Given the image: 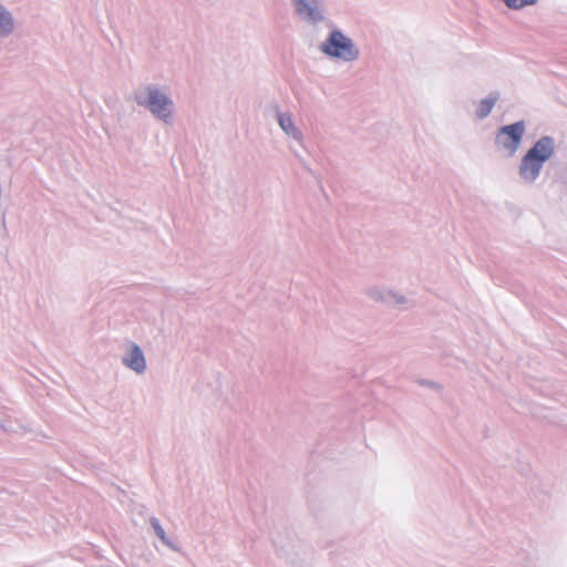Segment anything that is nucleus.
<instances>
[{"mask_svg":"<svg viewBox=\"0 0 567 567\" xmlns=\"http://www.w3.org/2000/svg\"><path fill=\"white\" fill-rule=\"evenodd\" d=\"M553 153V140L550 137H542L522 158L519 175L525 181H535L544 163L551 157Z\"/></svg>","mask_w":567,"mask_h":567,"instance_id":"1","label":"nucleus"},{"mask_svg":"<svg viewBox=\"0 0 567 567\" xmlns=\"http://www.w3.org/2000/svg\"><path fill=\"white\" fill-rule=\"evenodd\" d=\"M322 50L331 56L346 61L354 60L358 56V51L353 48L352 42L339 31H333L330 34L329 39L323 43Z\"/></svg>","mask_w":567,"mask_h":567,"instance_id":"2","label":"nucleus"},{"mask_svg":"<svg viewBox=\"0 0 567 567\" xmlns=\"http://www.w3.org/2000/svg\"><path fill=\"white\" fill-rule=\"evenodd\" d=\"M524 132V122L503 126L499 128L495 142L498 147L506 150L511 155H513L520 145Z\"/></svg>","mask_w":567,"mask_h":567,"instance_id":"3","label":"nucleus"},{"mask_svg":"<svg viewBox=\"0 0 567 567\" xmlns=\"http://www.w3.org/2000/svg\"><path fill=\"white\" fill-rule=\"evenodd\" d=\"M138 103L146 105L157 117L166 118L172 114V102L157 90L147 89V99L138 96Z\"/></svg>","mask_w":567,"mask_h":567,"instance_id":"4","label":"nucleus"},{"mask_svg":"<svg viewBox=\"0 0 567 567\" xmlns=\"http://www.w3.org/2000/svg\"><path fill=\"white\" fill-rule=\"evenodd\" d=\"M297 13L306 20H320L321 12L318 0H293Z\"/></svg>","mask_w":567,"mask_h":567,"instance_id":"5","label":"nucleus"},{"mask_svg":"<svg viewBox=\"0 0 567 567\" xmlns=\"http://www.w3.org/2000/svg\"><path fill=\"white\" fill-rule=\"evenodd\" d=\"M124 363L136 372H143L145 370V359L142 350L137 346H133L132 352L124 360Z\"/></svg>","mask_w":567,"mask_h":567,"instance_id":"6","label":"nucleus"},{"mask_svg":"<svg viewBox=\"0 0 567 567\" xmlns=\"http://www.w3.org/2000/svg\"><path fill=\"white\" fill-rule=\"evenodd\" d=\"M497 100V94H492L488 97L481 100L476 109V116L478 118H485L486 116H488Z\"/></svg>","mask_w":567,"mask_h":567,"instance_id":"7","label":"nucleus"},{"mask_svg":"<svg viewBox=\"0 0 567 567\" xmlns=\"http://www.w3.org/2000/svg\"><path fill=\"white\" fill-rule=\"evenodd\" d=\"M13 23L9 12L0 8V34H8L12 30Z\"/></svg>","mask_w":567,"mask_h":567,"instance_id":"8","label":"nucleus"},{"mask_svg":"<svg viewBox=\"0 0 567 567\" xmlns=\"http://www.w3.org/2000/svg\"><path fill=\"white\" fill-rule=\"evenodd\" d=\"M278 120H279V125L287 134L297 136V131H296V128L292 124V120L289 115L280 114Z\"/></svg>","mask_w":567,"mask_h":567,"instance_id":"9","label":"nucleus"},{"mask_svg":"<svg viewBox=\"0 0 567 567\" xmlns=\"http://www.w3.org/2000/svg\"><path fill=\"white\" fill-rule=\"evenodd\" d=\"M152 524H153V527H154V529H155V532H156V535H157V536H158L163 542H165V543H166V535H165V532H164L163 527L159 525L158 520L154 519V520L152 522Z\"/></svg>","mask_w":567,"mask_h":567,"instance_id":"10","label":"nucleus"}]
</instances>
